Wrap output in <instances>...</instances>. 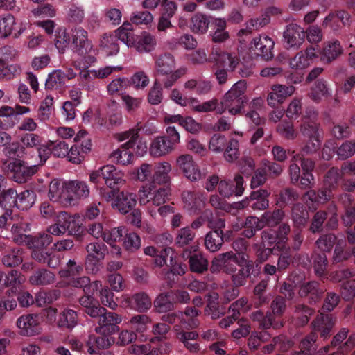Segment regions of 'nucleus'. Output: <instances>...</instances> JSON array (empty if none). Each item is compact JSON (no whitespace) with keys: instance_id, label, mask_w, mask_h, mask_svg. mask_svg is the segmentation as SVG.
<instances>
[{"instance_id":"f257e3e1","label":"nucleus","mask_w":355,"mask_h":355,"mask_svg":"<svg viewBox=\"0 0 355 355\" xmlns=\"http://www.w3.org/2000/svg\"><path fill=\"white\" fill-rule=\"evenodd\" d=\"M70 38L73 49L80 58L73 61L74 67L78 69H85L95 63V50L91 42L87 39V33L83 28L78 27L71 31Z\"/></svg>"},{"instance_id":"f03ea898","label":"nucleus","mask_w":355,"mask_h":355,"mask_svg":"<svg viewBox=\"0 0 355 355\" xmlns=\"http://www.w3.org/2000/svg\"><path fill=\"white\" fill-rule=\"evenodd\" d=\"M334 324L335 320L331 315L322 313L318 315L312 324L313 332L301 342L300 351L293 352L292 355H310L313 344L317 338L316 332H320L321 338L326 340L329 336Z\"/></svg>"},{"instance_id":"7ed1b4c3","label":"nucleus","mask_w":355,"mask_h":355,"mask_svg":"<svg viewBox=\"0 0 355 355\" xmlns=\"http://www.w3.org/2000/svg\"><path fill=\"white\" fill-rule=\"evenodd\" d=\"M246 90V83L240 80L234 84L231 89L225 93L221 100V106L217 110L218 114H223L227 110L231 115L241 113L248 99L244 95Z\"/></svg>"},{"instance_id":"20e7f679","label":"nucleus","mask_w":355,"mask_h":355,"mask_svg":"<svg viewBox=\"0 0 355 355\" xmlns=\"http://www.w3.org/2000/svg\"><path fill=\"white\" fill-rule=\"evenodd\" d=\"M166 135L154 137L148 148L149 155L153 158H161L171 153L180 142V135L174 126L166 129Z\"/></svg>"},{"instance_id":"39448f33","label":"nucleus","mask_w":355,"mask_h":355,"mask_svg":"<svg viewBox=\"0 0 355 355\" xmlns=\"http://www.w3.org/2000/svg\"><path fill=\"white\" fill-rule=\"evenodd\" d=\"M340 173L337 168H331L324 179V189L316 193L314 190L306 192L304 196V200L311 209H315L316 205L322 204L329 200L331 197V188H334L338 183Z\"/></svg>"},{"instance_id":"423d86ee","label":"nucleus","mask_w":355,"mask_h":355,"mask_svg":"<svg viewBox=\"0 0 355 355\" xmlns=\"http://www.w3.org/2000/svg\"><path fill=\"white\" fill-rule=\"evenodd\" d=\"M199 314V311L196 309L188 308L184 313H181L180 315L173 316L167 315L166 320L170 323L176 322L180 321L181 327L178 325L175 326V330L178 335L180 336L179 338L184 343V340L187 342L193 341L198 337V334L195 331L184 332L181 329L182 327L185 329L194 328L197 326V322L195 318Z\"/></svg>"},{"instance_id":"0eeeda50","label":"nucleus","mask_w":355,"mask_h":355,"mask_svg":"<svg viewBox=\"0 0 355 355\" xmlns=\"http://www.w3.org/2000/svg\"><path fill=\"white\" fill-rule=\"evenodd\" d=\"M170 193L168 188L156 189L153 184H146L138 191V200L141 205L151 202L155 206H160L166 202Z\"/></svg>"},{"instance_id":"6e6552de","label":"nucleus","mask_w":355,"mask_h":355,"mask_svg":"<svg viewBox=\"0 0 355 355\" xmlns=\"http://www.w3.org/2000/svg\"><path fill=\"white\" fill-rule=\"evenodd\" d=\"M245 254L239 253V257L233 252L220 254L215 257L211 266V271L217 272L223 270L227 273H233L236 271L235 264L243 266L246 262Z\"/></svg>"},{"instance_id":"1a4fd4ad","label":"nucleus","mask_w":355,"mask_h":355,"mask_svg":"<svg viewBox=\"0 0 355 355\" xmlns=\"http://www.w3.org/2000/svg\"><path fill=\"white\" fill-rule=\"evenodd\" d=\"M98 327L95 330L96 332L103 335H109L115 333L119 330L116 326L122 322V318L116 313L108 312L104 308V311H98Z\"/></svg>"},{"instance_id":"9d476101","label":"nucleus","mask_w":355,"mask_h":355,"mask_svg":"<svg viewBox=\"0 0 355 355\" xmlns=\"http://www.w3.org/2000/svg\"><path fill=\"white\" fill-rule=\"evenodd\" d=\"M27 28V23L17 21L11 14L0 16V37L18 38Z\"/></svg>"},{"instance_id":"9b49d317","label":"nucleus","mask_w":355,"mask_h":355,"mask_svg":"<svg viewBox=\"0 0 355 355\" xmlns=\"http://www.w3.org/2000/svg\"><path fill=\"white\" fill-rule=\"evenodd\" d=\"M17 327L20 335L33 336L42 332L41 318L37 314H24L17 318Z\"/></svg>"},{"instance_id":"f8f14e48","label":"nucleus","mask_w":355,"mask_h":355,"mask_svg":"<svg viewBox=\"0 0 355 355\" xmlns=\"http://www.w3.org/2000/svg\"><path fill=\"white\" fill-rule=\"evenodd\" d=\"M117 139L119 141L127 140L125 146H129L132 154L142 157L147 153V144L145 141L139 138L137 130L131 129L119 133L117 135Z\"/></svg>"},{"instance_id":"ddd939ff","label":"nucleus","mask_w":355,"mask_h":355,"mask_svg":"<svg viewBox=\"0 0 355 355\" xmlns=\"http://www.w3.org/2000/svg\"><path fill=\"white\" fill-rule=\"evenodd\" d=\"M175 163L184 176L191 181H198L204 177L199 166L194 162L192 156L189 154L178 156Z\"/></svg>"},{"instance_id":"4468645a","label":"nucleus","mask_w":355,"mask_h":355,"mask_svg":"<svg viewBox=\"0 0 355 355\" xmlns=\"http://www.w3.org/2000/svg\"><path fill=\"white\" fill-rule=\"evenodd\" d=\"M273 40L267 35H259L255 37L250 44L249 50L256 55H259L266 60L273 57L272 49L274 46Z\"/></svg>"},{"instance_id":"2eb2a0df","label":"nucleus","mask_w":355,"mask_h":355,"mask_svg":"<svg viewBox=\"0 0 355 355\" xmlns=\"http://www.w3.org/2000/svg\"><path fill=\"white\" fill-rule=\"evenodd\" d=\"M8 169L12 173L13 180L19 183L26 182L37 172L36 166H27L20 159H14L8 165Z\"/></svg>"},{"instance_id":"dca6fc26","label":"nucleus","mask_w":355,"mask_h":355,"mask_svg":"<svg viewBox=\"0 0 355 355\" xmlns=\"http://www.w3.org/2000/svg\"><path fill=\"white\" fill-rule=\"evenodd\" d=\"M87 257L85 264L88 270L92 272L97 270V263L103 259L107 252L106 246L101 243H91L86 247Z\"/></svg>"},{"instance_id":"f3484780","label":"nucleus","mask_w":355,"mask_h":355,"mask_svg":"<svg viewBox=\"0 0 355 355\" xmlns=\"http://www.w3.org/2000/svg\"><path fill=\"white\" fill-rule=\"evenodd\" d=\"M306 33L304 29L295 24L287 26L284 33V40L288 48H298L304 41Z\"/></svg>"},{"instance_id":"a211bd4d","label":"nucleus","mask_w":355,"mask_h":355,"mask_svg":"<svg viewBox=\"0 0 355 355\" xmlns=\"http://www.w3.org/2000/svg\"><path fill=\"white\" fill-rule=\"evenodd\" d=\"M290 232V227L287 225H282L279 227V233L276 234L272 230H264L262 232V242L263 245H271L276 243V246L279 249L284 247V243L287 240L286 235Z\"/></svg>"},{"instance_id":"6ab92c4d","label":"nucleus","mask_w":355,"mask_h":355,"mask_svg":"<svg viewBox=\"0 0 355 355\" xmlns=\"http://www.w3.org/2000/svg\"><path fill=\"white\" fill-rule=\"evenodd\" d=\"M295 92L293 86L275 85L271 87V92L268 94L267 101L272 107H275L282 104L284 101L291 96Z\"/></svg>"},{"instance_id":"aec40b11","label":"nucleus","mask_w":355,"mask_h":355,"mask_svg":"<svg viewBox=\"0 0 355 355\" xmlns=\"http://www.w3.org/2000/svg\"><path fill=\"white\" fill-rule=\"evenodd\" d=\"M316 119L317 114L315 111L306 112V114L303 116L300 125V132L304 137H321Z\"/></svg>"},{"instance_id":"412c9836","label":"nucleus","mask_w":355,"mask_h":355,"mask_svg":"<svg viewBox=\"0 0 355 355\" xmlns=\"http://www.w3.org/2000/svg\"><path fill=\"white\" fill-rule=\"evenodd\" d=\"M121 305L124 307L131 306L139 312H145L151 307L152 302L147 294L139 293L133 295L131 299L123 296Z\"/></svg>"},{"instance_id":"4be33fe9","label":"nucleus","mask_w":355,"mask_h":355,"mask_svg":"<svg viewBox=\"0 0 355 355\" xmlns=\"http://www.w3.org/2000/svg\"><path fill=\"white\" fill-rule=\"evenodd\" d=\"M64 182L60 180H53L49 184V198L52 201H61L62 202L71 203L72 197L70 196L66 190V184Z\"/></svg>"},{"instance_id":"5701e85b","label":"nucleus","mask_w":355,"mask_h":355,"mask_svg":"<svg viewBox=\"0 0 355 355\" xmlns=\"http://www.w3.org/2000/svg\"><path fill=\"white\" fill-rule=\"evenodd\" d=\"M61 214L64 218V224L66 232L71 235L80 237L85 230L82 217L78 214L70 215L64 211H61Z\"/></svg>"},{"instance_id":"b1692460","label":"nucleus","mask_w":355,"mask_h":355,"mask_svg":"<svg viewBox=\"0 0 355 355\" xmlns=\"http://www.w3.org/2000/svg\"><path fill=\"white\" fill-rule=\"evenodd\" d=\"M171 164L167 161H161L153 166V184H168L171 182Z\"/></svg>"},{"instance_id":"393cba45","label":"nucleus","mask_w":355,"mask_h":355,"mask_svg":"<svg viewBox=\"0 0 355 355\" xmlns=\"http://www.w3.org/2000/svg\"><path fill=\"white\" fill-rule=\"evenodd\" d=\"M156 46L155 37L148 32H142L140 35L135 36L132 45L130 48L135 49L139 53H148L152 51Z\"/></svg>"},{"instance_id":"a878e982","label":"nucleus","mask_w":355,"mask_h":355,"mask_svg":"<svg viewBox=\"0 0 355 355\" xmlns=\"http://www.w3.org/2000/svg\"><path fill=\"white\" fill-rule=\"evenodd\" d=\"M317 52L315 48H307L306 51H300L290 61L292 69H304L309 66L311 62L317 58Z\"/></svg>"},{"instance_id":"bb28decb","label":"nucleus","mask_w":355,"mask_h":355,"mask_svg":"<svg viewBox=\"0 0 355 355\" xmlns=\"http://www.w3.org/2000/svg\"><path fill=\"white\" fill-rule=\"evenodd\" d=\"M234 182L235 188L228 181L221 180L218 188L220 194L224 197H230L233 193L238 196H241L244 191L243 177L239 175H236Z\"/></svg>"},{"instance_id":"cd10ccee","label":"nucleus","mask_w":355,"mask_h":355,"mask_svg":"<svg viewBox=\"0 0 355 355\" xmlns=\"http://www.w3.org/2000/svg\"><path fill=\"white\" fill-rule=\"evenodd\" d=\"M136 196L132 193L121 192L112 202V206L121 213L126 214L136 205Z\"/></svg>"},{"instance_id":"c85d7f7f","label":"nucleus","mask_w":355,"mask_h":355,"mask_svg":"<svg viewBox=\"0 0 355 355\" xmlns=\"http://www.w3.org/2000/svg\"><path fill=\"white\" fill-rule=\"evenodd\" d=\"M103 179L106 185L112 187L116 184H123L125 182L123 173L117 169L113 165H105L102 166Z\"/></svg>"},{"instance_id":"c756f323","label":"nucleus","mask_w":355,"mask_h":355,"mask_svg":"<svg viewBox=\"0 0 355 355\" xmlns=\"http://www.w3.org/2000/svg\"><path fill=\"white\" fill-rule=\"evenodd\" d=\"M211 55L217 64L220 67L226 68L227 70H234L239 64V60L236 54L221 52L220 50L214 49Z\"/></svg>"},{"instance_id":"7c9ffc66","label":"nucleus","mask_w":355,"mask_h":355,"mask_svg":"<svg viewBox=\"0 0 355 355\" xmlns=\"http://www.w3.org/2000/svg\"><path fill=\"white\" fill-rule=\"evenodd\" d=\"M331 94L330 85L324 80H318L311 87L309 96L314 101L318 102L331 96Z\"/></svg>"},{"instance_id":"2f4dec72","label":"nucleus","mask_w":355,"mask_h":355,"mask_svg":"<svg viewBox=\"0 0 355 355\" xmlns=\"http://www.w3.org/2000/svg\"><path fill=\"white\" fill-rule=\"evenodd\" d=\"M67 193L74 198H85L89 195V189L86 182L78 180L68 182L66 184Z\"/></svg>"},{"instance_id":"473e14b6","label":"nucleus","mask_w":355,"mask_h":355,"mask_svg":"<svg viewBox=\"0 0 355 355\" xmlns=\"http://www.w3.org/2000/svg\"><path fill=\"white\" fill-rule=\"evenodd\" d=\"M270 192L265 189H259L251 193L248 197L249 202L253 209L263 210L268 207L269 202L267 198Z\"/></svg>"},{"instance_id":"72a5a7b5","label":"nucleus","mask_w":355,"mask_h":355,"mask_svg":"<svg viewBox=\"0 0 355 355\" xmlns=\"http://www.w3.org/2000/svg\"><path fill=\"white\" fill-rule=\"evenodd\" d=\"M125 229V228L123 226L114 227L111 229L108 232H105L103 235V239L112 247V252L117 255L121 254V249L116 243L121 239Z\"/></svg>"},{"instance_id":"f704fd0d","label":"nucleus","mask_w":355,"mask_h":355,"mask_svg":"<svg viewBox=\"0 0 355 355\" xmlns=\"http://www.w3.org/2000/svg\"><path fill=\"white\" fill-rule=\"evenodd\" d=\"M175 67V60L173 55L165 53L155 60L156 71L160 75H166L172 72Z\"/></svg>"},{"instance_id":"c9c22d12","label":"nucleus","mask_w":355,"mask_h":355,"mask_svg":"<svg viewBox=\"0 0 355 355\" xmlns=\"http://www.w3.org/2000/svg\"><path fill=\"white\" fill-rule=\"evenodd\" d=\"M182 198L184 202V209L190 214H196L202 202L197 193L190 191H184L182 194Z\"/></svg>"},{"instance_id":"e433bc0d","label":"nucleus","mask_w":355,"mask_h":355,"mask_svg":"<svg viewBox=\"0 0 355 355\" xmlns=\"http://www.w3.org/2000/svg\"><path fill=\"white\" fill-rule=\"evenodd\" d=\"M6 280H8V293H16L19 291L26 282L25 277L18 270H12L8 272H6Z\"/></svg>"},{"instance_id":"4c0bfd02","label":"nucleus","mask_w":355,"mask_h":355,"mask_svg":"<svg viewBox=\"0 0 355 355\" xmlns=\"http://www.w3.org/2000/svg\"><path fill=\"white\" fill-rule=\"evenodd\" d=\"M114 343V339L107 336L96 338L94 336H89L87 342L88 347L87 352L90 354L97 353V349H106Z\"/></svg>"},{"instance_id":"58836bf2","label":"nucleus","mask_w":355,"mask_h":355,"mask_svg":"<svg viewBox=\"0 0 355 355\" xmlns=\"http://www.w3.org/2000/svg\"><path fill=\"white\" fill-rule=\"evenodd\" d=\"M69 283L74 287L83 288L84 292L86 294H90L102 286L100 281L90 283L89 277L85 276L81 277H74L69 280Z\"/></svg>"},{"instance_id":"ea45409f","label":"nucleus","mask_w":355,"mask_h":355,"mask_svg":"<svg viewBox=\"0 0 355 355\" xmlns=\"http://www.w3.org/2000/svg\"><path fill=\"white\" fill-rule=\"evenodd\" d=\"M132 26L129 22H124L114 31L113 35L116 39L124 43L128 48L131 47L135 35L132 33Z\"/></svg>"},{"instance_id":"a19ab883","label":"nucleus","mask_w":355,"mask_h":355,"mask_svg":"<svg viewBox=\"0 0 355 355\" xmlns=\"http://www.w3.org/2000/svg\"><path fill=\"white\" fill-rule=\"evenodd\" d=\"M31 257L35 261L40 263H46L51 268L57 267L60 263V259L56 255L48 252H44L42 248L33 250Z\"/></svg>"},{"instance_id":"79ce46f5","label":"nucleus","mask_w":355,"mask_h":355,"mask_svg":"<svg viewBox=\"0 0 355 355\" xmlns=\"http://www.w3.org/2000/svg\"><path fill=\"white\" fill-rule=\"evenodd\" d=\"M99 46L107 56L116 55L119 51V45L113 35L105 34L100 40Z\"/></svg>"},{"instance_id":"37998d69","label":"nucleus","mask_w":355,"mask_h":355,"mask_svg":"<svg viewBox=\"0 0 355 355\" xmlns=\"http://www.w3.org/2000/svg\"><path fill=\"white\" fill-rule=\"evenodd\" d=\"M111 158L116 164L128 165L132 163V152L129 146H125V143L111 154Z\"/></svg>"},{"instance_id":"c03bdc74","label":"nucleus","mask_w":355,"mask_h":355,"mask_svg":"<svg viewBox=\"0 0 355 355\" xmlns=\"http://www.w3.org/2000/svg\"><path fill=\"white\" fill-rule=\"evenodd\" d=\"M209 25V18L202 13L194 15L191 21V30L197 34H204L207 33Z\"/></svg>"},{"instance_id":"a18cd8bd","label":"nucleus","mask_w":355,"mask_h":355,"mask_svg":"<svg viewBox=\"0 0 355 355\" xmlns=\"http://www.w3.org/2000/svg\"><path fill=\"white\" fill-rule=\"evenodd\" d=\"M214 31L212 34V40L215 42H223L229 38V33L225 31L227 21L225 19L217 18L214 22Z\"/></svg>"},{"instance_id":"49530a36","label":"nucleus","mask_w":355,"mask_h":355,"mask_svg":"<svg viewBox=\"0 0 355 355\" xmlns=\"http://www.w3.org/2000/svg\"><path fill=\"white\" fill-rule=\"evenodd\" d=\"M270 17L268 15H261L257 18L250 19L245 23V28L239 32V35L250 33L253 30H259L270 22Z\"/></svg>"},{"instance_id":"de8ad7c7","label":"nucleus","mask_w":355,"mask_h":355,"mask_svg":"<svg viewBox=\"0 0 355 355\" xmlns=\"http://www.w3.org/2000/svg\"><path fill=\"white\" fill-rule=\"evenodd\" d=\"M79 301L80 304L85 307V312L92 318L98 316V311H104V308L99 306L98 302L91 297L89 294L83 296Z\"/></svg>"},{"instance_id":"09e8293b","label":"nucleus","mask_w":355,"mask_h":355,"mask_svg":"<svg viewBox=\"0 0 355 355\" xmlns=\"http://www.w3.org/2000/svg\"><path fill=\"white\" fill-rule=\"evenodd\" d=\"M223 243L222 232L214 230L206 235L205 244L207 249L210 252H214L218 251L221 248Z\"/></svg>"},{"instance_id":"8fccbe9b","label":"nucleus","mask_w":355,"mask_h":355,"mask_svg":"<svg viewBox=\"0 0 355 355\" xmlns=\"http://www.w3.org/2000/svg\"><path fill=\"white\" fill-rule=\"evenodd\" d=\"M342 51V48L338 41L329 42L324 48L321 53V59L327 62H331L340 55Z\"/></svg>"},{"instance_id":"3c124183","label":"nucleus","mask_w":355,"mask_h":355,"mask_svg":"<svg viewBox=\"0 0 355 355\" xmlns=\"http://www.w3.org/2000/svg\"><path fill=\"white\" fill-rule=\"evenodd\" d=\"M23 251L20 248H13L2 258V263L6 267L13 268L23 261Z\"/></svg>"},{"instance_id":"603ef678","label":"nucleus","mask_w":355,"mask_h":355,"mask_svg":"<svg viewBox=\"0 0 355 355\" xmlns=\"http://www.w3.org/2000/svg\"><path fill=\"white\" fill-rule=\"evenodd\" d=\"M123 246L129 252L137 251L141 246L140 236L135 232L125 234L123 239Z\"/></svg>"},{"instance_id":"864d4df0","label":"nucleus","mask_w":355,"mask_h":355,"mask_svg":"<svg viewBox=\"0 0 355 355\" xmlns=\"http://www.w3.org/2000/svg\"><path fill=\"white\" fill-rule=\"evenodd\" d=\"M53 280V274L46 270H38L29 278V282L33 285H46L51 284Z\"/></svg>"},{"instance_id":"5fc2aeb1","label":"nucleus","mask_w":355,"mask_h":355,"mask_svg":"<svg viewBox=\"0 0 355 355\" xmlns=\"http://www.w3.org/2000/svg\"><path fill=\"white\" fill-rule=\"evenodd\" d=\"M17 208L22 210L28 209L35 203V195L33 191L26 190L17 193Z\"/></svg>"},{"instance_id":"6e6d98bb","label":"nucleus","mask_w":355,"mask_h":355,"mask_svg":"<svg viewBox=\"0 0 355 355\" xmlns=\"http://www.w3.org/2000/svg\"><path fill=\"white\" fill-rule=\"evenodd\" d=\"M51 242V236L50 234L43 233L35 237L29 236V239H28L26 245H27L29 248L39 250L49 245Z\"/></svg>"},{"instance_id":"4d7b16f0","label":"nucleus","mask_w":355,"mask_h":355,"mask_svg":"<svg viewBox=\"0 0 355 355\" xmlns=\"http://www.w3.org/2000/svg\"><path fill=\"white\" fill-rule=\"evenodd\" d=\"M137 180L145 182L151 181L153 184V166L148 163H143L139 166L135 172Z\"/></svg>"},{"instance_id":"13d9d810","label":"nucleus","mask_w":355,"mask_h":355,"mask_svg":"<svg viewBox=\"0 0 355 355\" xmlns=\"http://www.w3.org/2000/svg\"><path fill=\"white\" fill-rule=\"evenodd\" d=\"M248 257H246V262L244 266L241 268L238 273L232 275V279L234 284L236 286H242L245 283L246 278L249 277L250 270L253 266L252 261H248Z\"/></svg>"},{"instance_id":"bf43d9fd","label":"nucleus","mask_w":355,"mask_h":355,"mask_svg":"<svg viewBox=\"0 0 355 355\" xmlns=\"http://www.w3.org/2000/svg\"><path fill=\"white\" fill-rule=\"evenodd\" d=\"M78 322V315L75 311L66 309L63 311L58 320L60 327L71 328L75 327Z\"/></svg>"},{"instance_id":"052dcab7","label":"nucleus","mask_w":355,"mask_h":355,"mask_svg":"<svg viewBox=\"0 0 355 355\" xmlns=\"http://www.w3.org/2000/svg\"><path fill=\"white\" fill-rule=\"evenodd\" d=\"M54 100L53 96L48 95L42 101L38 109V116L41 121L49 119L53 108Z\"/></svg>"},{"instance_id":"680f3d73","label":"nucleus","mask_w":355,"mask_h":355,"mask_svg":"<svg viewBox=\"0 0 355 355\" xmlns=\"http://www.w3.org/2000/svg\"><path fill=\"white\" fill-rule=\"evenodd\" d=\"M17 193L13 189H8L3 191L0 196V205L6 209L17 207Z\"/></svg>"},{"instance_id":"e2e57ef3","label":"nucleus","mask_w":355,"mask_h":355,"mask_svg":"<svg viewBox=\"0 0 355 355\" xmlns=\"http://www.w3.org/2000/svg\"><path fill=\"white\" fill-rule=\"evenodd\" d=\"M153 19V15L147 10L133 12L130 17L131 22L136 25H150Z\"/></svg>"},{"instance_id":"0e129e2a","label":"nucleus","mask_w":355,"mask_h":355,"mask_svg":"<svg viewBox=\"0 0 355 355\" xmlns=\"http://www.w3.org/2000/svg\"><path fill=\"white\" fill-rule=\"evenodd\" d=\"M173 293L159 295L155 301V306L159 312H166L173 308L171 300L173 299Z\"/></svg>"},{"instance_id":"69168bd1","label":"nucleus","mask_w":355,"mask_h":355,"mask_svg":"<svg viewBox=\"0 0 355 355\" xmlns=\"http://www.w3.org/2000/svg\"><path fill=\"white\" fill-rule=\"evenodd\" d=\"M122 105L128 113L135 112L141 105V98L133 97L128 94L122 93L121 94Z\"/></svg>"},{"instance_id":"338daca9","label":"nucleus","mask_w":355,"mask_h":355,"mask_svg":"<svg viewBox=\"0 0 355 355\" xmlns=\"http://www.w3.org/2000/svg\"><path fill=\"white\" fill-rule=\"evenodd\" d=\"M26 227L22 223L13 224L11 228L12 238L13 241L19 244H26L29 236L24 234Z\"/></svg>"},{"instance_id":"774afa93","label":"nucleus","mask_w":355,"mask_h":355,"mask_svg":"<svg viewBox=\"0 0 355 355\" xmlns=\"http://www.w3.org/2000/svg\"><path fill=\"white\" fill-rule=\"evenodd\" d=\"M337 155L340 159H345L355 154V140L343 142L337 150Z\"/></svg>"}]
</instances>
